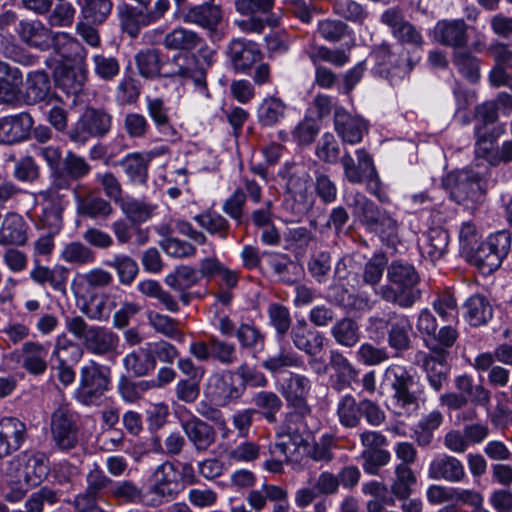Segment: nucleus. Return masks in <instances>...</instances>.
Wrapping results in <instances>:
<instances>
[{"label":"nucleus","instance_id":"obj_1","mask_svg":"<svg viewBox=\"0 0 512 512\" xmlns=\"http://www.w3.org/2000/svg\"><path fill=\"white\" fill-rule=\"evenodd\" d=\"M381 384L391 392L394 414L410 417L418 413L423 391L417 387L416 376L407 367L399 364L389 365L384 370Z\"/></svg>","mask_w":512,"mask_h":512},{"label":"nucleus","instance_id":"obj_2","mask_svg":"<svg viewBox=\"0 0 512 512\" xmlns=\"http://www.w3.org/2000/svg\"><path fill=\"white\" fill-rule=\"evenodd\" d=\"M388 283L375 290L382 300L403 309L411 308L420 298L419 275L407 262L393 261L387 268Z\"/></svg>","mask_w":512,"mask_h":512},{"label":"nucleus","instance_id":"obj_3","mask_svg":"<svg viewBox=\"0 0 512 512\" xmlns=\"http://www.w3.org/2000/svg\"><path fill=\"white\" fill-rule=\"evenodd\" d=\"M65 328L76 339L81 340L84 348L92 355L106 357L119 354L120 338L105 326H89L81 316H67Z\"/></svg>","mask_w":512,"mask_h":512},{"label":"nucleus","instance_id":"obj_4","mask_svg":"<svg viewBox=\"0 0 512 512\" xmlns=\"http://www.w3.org/2000/svg\"><path fill=\"white\" fill-rule=\"evenodd\" d=\"M215 51L204 42L197 53L178 54L172 57L173 67L164 73L167 77L190 79L198 93L205 98L210 96L207 87V71L214 63Z\"/></svg>","mask_w":512,"mask_h":512},{"label":"nucleus","instance_id":"obj_5","mask_svg":"<svg viewBox=\"0 0 512 512\" xmlns=\"http://www.w3.org/2000/svg\"><path fill=\"white\" fill-rule=\"evenodd\" d=\"M111 388V367L90 359L80 368L79 381L73 392V398L84 406H98Z\"/></svg>","mask_w":512,"mask_h":512},{"label":"nucleus","instance_id":"obj_6","mask_svg":"<svg viewBox=\"0 0 512 512\" xmlns=\"http://www.w3.org/2000/svg\"><path fill=\"white\" fill-rule=\"evenodd\" d=\"M455 387L457 391L440 396V405L448 411H456V424L476 419L480 406V385H475L471 376L463 374L456 377Z\"/></svg>","mask_w":512,"mask_h":512},{"label":"nucleus","instance_id":"obj_7","mask_svg":"<svg viewBox=\"0 0 512 512\" xmlns=\"http://www.w3.org/2000/svg\"><path fill=\"white\" fill-rule=\"evenodd\" d=\"M184 489L175 465L164 462L153 473V483L147 489L149 507L156 508L175 499Z\"/></svg>","mask_w":512,"mask_h":512},{"label":"nucleus","instance_id":"obj_8","mask_svg":"<svg viewBox=\"0 0 512 512\" xmlns=\"http://www.w3.org/2000/svg\"><path fill=\"white\" fill-rule=\"evenodd\" d=\"M244 393L245 385L240 383L233 370H222L209 378L207 394L220 407L237 403Z\"/></svg>","mask_w":512,"mask_h":512},{"label":"nucleus","instance_id":"obj_9","mask_svg":"<svg viewBox=\"0 0 512 512\" xmlns=\"http://www.w3.org/2000/svg\"><path fill=\"white\" fill-rule=\"evenodd\" d=\"M78 420L79 415L67 406L59 407L52 414V438L60 450H71L77 445Z\"/></svg>","mask_w":512,"mask_h":512},{"label":"nucleus","instance_id":"obj_10","mask_svg":"<svg viewBox=\"0 0 512 512\" xmlns=\"http://www.w3.org/2000/svg\"><path fill=\"white\" fill-rule=\"evenodd\" d=\"M444 184L450 189L451 197L457 203L478 199L480 178L478 173L468 168L449 173L444 180Z\"/></svg>","mask_w":512,"mask_h":512},{"label":"nucleus","instance_id":"obj_11","mask_svg":"<svg viewBox=\"0 0 512 512\" xmlns=\"http://www.w3.org/2000/svg\"><path fill=\"white\" fill-rule=\"evenodd\" d=\"M511 246V236L507 230L491 234L482 242V274L497 270L507 256Z\"/></svg>","mask_w":512,"mask_h":512},{"label":"nucleus","instance_id":"obj_12","mask_svg":"<svg viewBox=\"0 0 512 512\" xmlns=\"http://www.w3.org/2000/svg\"><path fill=\"white\" fill-rule=\"evenodd\" d=\"M380 20L391 29V34L399 43L414 47L422 46L423 37L420 31L405 20L404 15L398 8L393 7L385 10Z\"/></svg>","mask_w":512,"mask_h":512},{"label":"nucleus","instance_id":"obj_13","mask_svg":"<svg viewBox=\"0 0 512 512\" xmlns=\"http://www.w3.org/2000/svg\"><path fill=\"white\" fill-rule=\"evenodd\" d=\"M50 343L26 341L17 351V362L33 376H41L48 369Z\"/></svg>","mask_w":512,"mask_h":512},{"label":"nucleus","instance_id":"obj_14","mask_svg":"<svg viewBox=\"0 0 512 512\" xmlns=\"http://www.w3.org/2000/svg\"><path fill=\"white\" fill-rule=\"evenodd\" d=\"M66 205L65 197L57 190L50 189L43 193L38 216V226L48 233L57 234L62 228V212Z\"/></svg>","mask_w":512,"mask_h":512},{"label":"nucleus","instance_id":"obj_15","mask_svg":"<svg viewBox=\"0 0 512 512\" xmlns=\"http://www.w3.org/2000/svg\"><path fill=\"white\" fill-rule=\"evenodd\" d=\"M181 428L197 453L206 452L217 439L215 428L196 415L181 420Z\"/></svg>","mask_w":512,"mask_h":512},{"label":"nucleus","instance_id":"obj_16","mask_svg":"<svg viewBox=\"0 0 512 512\" xmlns=\"http://www.w3.org/2000/svg\"><path fill=\"white\" fill-rule=\"evenodd\" d=\"M291 341L296 349L307 356H316L324 349L325 336L311 328L305 319L297 320L290 331Z\"/></svg>","mask_w":512,"mask_h":512},{"label":"nucleus","instance_id":"obj_17","mask_svg":"<svg viewBox=\"0 0 512 512\" xmlns=\"http://www.w3.org/2000/svg\"><path fill=\"white\" fill-rule=\"evenodd\" d=\"M28 438L27 427L16 417L0 419V459L19 450Z\"/></svg>","mask_w":512,"mask_h":512},{"label":"nucleus","instance_id":"obj_18","mask_svg":"<svg viewBox=\"0 0 512 512\" xmlns=\"http://www.w3.org/2000/svg\"><path fill=\"white\" fill-rule=\"evenodd\" d=\"M226 55L236 72H246L261 59V51L257 44L243 38L232 39Z\"/></svg>","mask_w":512,"mask_h":512},{"label":"nucleus","instance_id":"obj_19","mask_svg":"<svg viewBox=\"0 0 512 512\" xmlns=\"http://www.w3.org/2000/svg\"><path fill=\"white\" fill-rule=\"evenodd\" d=\"M22 470L23 480L29 487L38 486L49 474V460L40 451H24L17 459Z\"/></svg>","mask_w":512,"mask_h":512},{"label":"nucleus","instance_id":"obj_20","mask_svg":"<svg viewBox=\"0 0 512 512\" xmlns=\"http://www.w3.org/2000/svg\"><path fill=\"white\" fill-rule=\"evenodd\" d=\"M287 413L283 424L278 431L279 437H287L294 446H301L306 441L310 431L307 425V417L311 415L310 406L306 409L291 408Z\"/></svg>","mask_w":512,"mask_h":512},{"label":"nucleus","instance_id":"obj_21","mask_svg":"<svg viewBox=\"0 0 512 512\" xmlns=\"http://www.w3.org/2000/svg\"><path fill=\"white\" fill-rule=\"evenodd\" d=\"M17 33L22 42L31 48L47 51L53 46L56 32L40 20L20 21Z\"/></svg>","mask_w":512,"mask_h":512},{"label":"nucleus","instance_id":"obj_22","mask_svg":"<svg viewBox=\"0 0 512 512\" xmlns=\"http://www.w3.org/2000/svg\"><path fill=\"white\" fill-rule=\"evenodd\" d=\"M181 20L208 30H215L222 21V9L214 1L192 5L180 13Z\"/></svg>","mask_w":512,"mask_h":512},{"label":"nucleus","instance_id":"obj_23","mask_svg":"<svg viewBox=\"0 0 512 512\" xmlns=\"http://www.w3.org/2000/svg\"><path fill=\"white\" fill-rule=\"evenodd\" d=\"M112 116L102 110L87 108L76 125V139H84L85 136H104L111 129Z\"/></svg>","mask_w":512,"mask_h":512},{"label":"nucleus","instance_id":"obj_24","mask_svg":"<svg viewBox=\"0 0 512 512\" xmlns=\"http://www.w3.org/2000/svg\"><path fill=\"white\" fill-rule=\"evenodd\" d=\"M310 390V379L305 375L294 372H290L279 387V392L290 408L306 409V406H309L307 397Z\"/></svg>","mask_w":512,"mask_h":512},{"label":"nucleus","instance_id":"obj_25","mask_svg":"<svg viewBox=\"0 0 512 512\" xmlns=\"http://www.w3.org/2000/svg\"><path fill=\"white\" fill-rule=\"evenodd\" d=\"M371 55L378 65L386 66L388 70L395 69L400 78L409 75L419 61V58L410 57L408 53L396 55L387 42L375 46Z\"/></svg>","mask_w":512,"mask_h":512},{"label":"nucleus","instance_id":"obj_26","mask_svg":"<svg viewBox=\"0 0 512 512\" xmlns=\"http://www.w3.org/2000/svg\"><path fill=\"white\" fill-rule=\"evenodd\" d=\"M32 126L33 118L26 112L0 118V143L13 144L25 140Z\"/></svg>","mask_w":512,"mask_h":512},{"label":"nucleus","instance_id":"obj_27","mask_svg":"<svg viewBox=\"0 0 512 512\" xmlns=\"http://www.w3.org/2000/svg\"><path fill=\"white\" fill-rule=\"evenodd\" d=\"M334 128L343 141L355 144L361 141L367 125L362 118L349 114L342 107H335Z\"/></svg>","mask_w":512,"mask_h":512},{"label":"nucleus","instance_id":"obj_28","mask_svg":"<svg viewBox=\"0 0 512 512\" xmlns=\"http://www.w3.org/2000/svg\"><path fill=\"white\" fill-rule=\"evenodd\" d=\"M412 323L408 316L404 314H393L392 324L387 330V343L391 350L395 352L396 357H400L404 352L412 347L411 340Z\"/></svg>","mask_w":512,"mask_h":512},{"label":"nucleus","instance_id":"obj_29","mask_svg":"<svg viewBox=\"0 0 512 512\" xmlns=\"http://www.w3.org/2000/svg\"><path fill=\"white\" fill-rule=\"evenodd\" d=\"M41 259H33L34 267L30 271V279L38 285L44 286L46 284L59 292L66 291V283L68 280L69 270L60 265L53 268L41 265Z\"/></svg>","mask_w":512,"mask_h":512},{"label":"nucleus","instance_id":"obj_30","mask_svg":"<svg viewBox=\"0 0 512 512\" xmlns=\"http://www.w3.org/2000/svg\"><path fill=\"white\" fill-rule=\"evenodd\" d=\"M468 29L463 20H440L434 28V36L441 44L459 49L468 40Z\"/></svg>","mask_w":512,"mask_h":512},{"label":"nucleus","instance_id":"obj_31","mask_svg":"<svg viewBox=\"0 0 512 512\" xmlns=\"http://www.w3.org/2000/svg\"><path fill=\"white\" fill-rule=\"evenodd\" d=\"M203 42V38L196 31L178 26L164 35L163 47L168 51L189 54L203 44Z\"/></svg>","mask_w":512,"mask_h":512},{"label":"nucleus","instance_id":"obj_32","mask_svg":"<svg viewBox=\"0 0 512 512\" xmlns=\"http://www.w3.org/2000/svg\"><path fill=\"white\" fill-rule=\"evenodd\" d=\"M465 476L464 466L455 457L442 454L434 458L428 468V477L433 480L459 482Z\"/></svg>","mask_w":512,"mask_h":512},{"label":"nucleus","instance_id":"obj_33","mask_svg":"<svg viewBox=\"0 0 512 512\" xmlns=\"http://www.w3.org/2000/svg\"><path fill=\"white\" fill-rule=\"evenodd\" d=\"M123 366L129 374L135 377H143L154 371L156 359L153 357L152 342L128 353L123 358Z\"/></svg>","mask_w":512,"mask_h":512},{"label":"nucleus","instance_id":"obj_34","mask_svg":"<svg viewBox=\"0 0 512 512\" xmlns=\"http://www.w3.org/2000/svg\"><path fill=\"white\" fill-rule=\"evenodd\" d=\"M53 185L59 189L68 188L72 182L86 176L90 167L86 162H48Z\"/></svg>","mask_w":512,"mask_h":512},{"label":"nucleus","instance_id":"obj_35","mask_svg":"<svg viewBox=\"0 0 512 512\" xmlns=\"http://www.w3.org/2000/svg\"><path fill=\"white\" fill-rule=\"evenodd\" d=\"M327 299L335 306L348 311H359L370 308L369 299L351 293L343 282L333 280L327 290Z\"/></svg>","mask_w":512,"mask_h":512},{"label":"nucleus","instance_id":"obj_36","mask_svg":"<svg viewBox=\"0 0 512 512\" xmlns=\"http://www.w3.org/2000/svg\"><path fill=\"white\" fill-rule=\"evenodd\" d=\"M330 365L335 372V378L331 384L335 391L341 392L351 387L357 380L359 371L341 352L337 350L330 352Z\"/></svg>","mask_w":512,"mask_h":512},{"label":"nucleus","instance_id":"obj_37","mask_svg":"<svg viewBox=\"0 0 512 512\" xmlns=\"http://www.w3.org/2000/svg\"><path fill=\"white\" fill-rule=\"evenodd\" d=\"M460 254L471 265L480 268V233L472 221L463 222L459 232Z\"/></svg>","mask_w":512,"mask_h":512},{"label":"nucleus","instance_id":"obj_38","mask_svg":"<svg viewBox=\"0 0 512 512\" xmlns=\"http://www.w3.org/2000/svg\"><path fill=\"white\" fill-rule=\"evenodd\" d=\"M113 282V275L102 269L94 268L87 273L78 275L72 282V290L76 296L84 297L97 289L105 288Z\"/></svg>","mask_w":512,"mask_h":512},{"label":"nucleus","instance_id":"obj_39","mask_svg":"<svg viewBox=\"0 0 512 512\" xmlns=\"http://www.w3.org/2000/svg\"><path fill=\"white\" fill-rule=\"evenodd\" d=\"M54 37L51 49L56 54L74 65H84L87 51L76 38L65 32H56Z\"/></svg>","mask_w":512,"mask_h":512},{"label":"nucleus","instance_id":"obj_40","mask_svg":"<svg viewBox=\"0 0 512 512\" xmlns=\"http://www.w3.org/2000/svg\"><path fill=\"white\" fill-rule=\"evenodd\" d=\"M480 43L474 41L469 47H460L454 53V63L460 73L470 82L476 83L479 79Z\"/></svg>","mask_w":512,"mask_h":512},{"label":"nucleus","instance_id":"obj_41","mask_svg":"<svg viewBox=\"0 0 512 512\" xmlns=\"http://www.w3.org/2000/svg\"><path fill=\"white\" fill-rule=\"evenodd\" d=\"M28 225L17 213H8L0 227V245H24L27 241Z\"/></svg>","mask_w":512,"mask_h":512},{"label":"nucleus","instance_id":"obj_42","mask_svg":"<svg viewBox=\"0 0 512 512\" xmlns=\"http://www.w3.org/2000/svg\"><path fill=\"white\" fill-rule=\"evenodd\" d=\"M86 79L85 65H65L55 72L57 86L67 94L76 95L81 92Z\"/></svg>","mask_w":512,"mask_h":512},{"label":"nucleus","instance_id":"obj_43","mask_svg":"<svg viewBox=\"0 0 512 512\" xmlns=\"http://www.w3.org/2000/svg\"><path fill=\"white\" fill-rule=\"evenodd\" d=\"M375 233L388 247L396 249L401 243L400 224L388 211L382 210L376 219V224L368 229Z\"/></svg>","mask_w":512,"mask_h":512},{"label":"nucleus","instance_id":"obj_44","mask_svg":"<svg viewBox=\"0 0 512 512\" xmlns=\"http://www.w3.org/2000/svg\"><path fill=\"white\" fill-rule=\"evenodd\" d=\"M448 243V232L441 227H435L423 234L419 247L423 255L434 261L447 252Z\"/></svg>","mask_w":512,"mask_h":512},{"label":"nucleus","instance_id":"obj_45","mask_svg":"<svg viewBox=\"0 0 512 512\" xmlns=\"http://www.w3.org/2000/svg\"><path fill=\"white\" fill-rule=\"evenodd\" d=\"M8 81L0 79V103H13L19 99L23 84V74L19 68L0 60V74H7Z\"/></svg>","mask_w":512,"mask_h":512},{"label":"nucleus","instance_id":"obj_46","mask_svg":"<svg viewBox=\"0 0 512 512\" xmlns=\"http://www.w3.org/2000/svg\"><path fill=\"white\" fill-rule=\"evenodd\" d=\"M236 339L242 350L252 353L255 357L265 347L266 336L254 323L243 322L236 330Z\"/></svg>","mask_w":512,"mask_h":512},{"label":"nucleus","instance_id":"obj_47","mask_svg":"<svg viewBox=\"0 0 512 512\" xmlns=\"http://www.w3.org/2000/svg\"><path fill=\"white\" fill-rule=\"evenodd\" d=\"M137 290L145 297L156 299L170 313L180 311V305L176 297L165 290L156 280L146 279L138 282Z\"/></svg>","mask_w":512,"mask_h":512},{"label":"nucleus","instance_id":"obj_48","mask_svg":"<svg viewBox=\"0 0 512 512\" xmlns=\"http://www.w3.org/2000/svg\"><path fill=\"white\" fill-rule=\"evenodd\" d=\"M112 496L124 503L149 507L147 489L130 479L115 481Z\"/></svg>","mask_w":512,"mask_h":512},{"label":"nucleus","instance_id":"obj_49","mask_svg":"<svg viewBox=\"0 0 512 512\" xmlns=\"http://www.w3.org/2000/svg\"><path fill=\"white\" fill-rule=\"evenodd\" d=\"M104 265L116 272L119 283L124 286H130L139 273L137 261L127 254H114L104 261Z\"/></svg>","mask_w":512,"mask_h":512},{"label":"nucleus","instance_id":"obj_50","mask_svg":"<svg viewBox=\"0 0 512 512\" xmlns=\"http://www.w3.org/2000/svg\"><path fill=\"white\" fill-rule=\"evenodd\" d=\"M83 354L84 351L81 345L69 339L63 333L57 336L51 357L57 363L75 365L82 359Z\"/></svg>","mask_w":512,"mask_h":512},{"label":"nucleus","instance_id":"obj_51","mask_svg":"<svg viewBox=\"0 0 512 512\" xmlns=\"http://www.w3.org/2000/svg\"><path fill=\"white\" fill-rule=\"evenodd\" d=\"M416 481L417 478L410 467L405 464H397L394 469L390 492L396 499L406 500L411 496Z\"/></svg>","mask_w":512,"mask_h":512},{"label":"nucleus","instance_id":"obj_52","mask_svg":"<svg viewBox=\"0 0 512 512\" xmlns=\"http://www.w3.org/2000/svg\"><path fill=\"white\" fill-rule=\"evenodd\" d=\"M147 321L156 333L179 343L184 342L185 335L179 328L180 321L156 311L147 312Z\"/></svg>","mask_w":512,"mask_h":512},{"label":"nucleus","instance_id":"obj_53","mask_svg":"<svg viewBox=\"0 0 512 512\" xmlns=\"http://www.w3.org/2000/svg\"><path fill=\"white\" fill-rule=\"evenodd\" d=\"M254 409L261 413L268 423L277 421V414L283 406L281 398L273 391L261 390L256 392L251 399Z\"/></svg>","mask_w":512,"mask_h":512},{"label":"nucleus","instance_id":"obj_54","mask_svg":"<svg viewBox=\"0 0 512 512\" xmlns=\"http://www.w3.org/2000/svg\"><path fill=\"white\" fill-rule=\"evenodd\" d=\"M50 89L51 82L47 73L44 71L30 72L26 80V102L36 104L46 100Z\"/></svg>","mask_w":512,"mask_h":512},{"label":"nucleus","instance_id":"obj_55","mask_svg":"<svg viewBox=\"0 0 512 512\" xmlns=\"http://www.w3.org/2000/svg\"><path fill=\"white\" fill-rule=\"evenodd\" d=\"M458 331L451 325L442 326L432 337H425V346L441 359H445L448 350L455 344Z\"/></svg>","mask_w":512,"mask_h":512},{"label":"nucleus","instance_id":"obj_56","mask_svg":"<svg viewBox=\"0 0 512 512\" xmlns=\"http://www.w3.org/2000/svg\"><path fill=\"white\" fill-rule=\"evenodd\" d=\"M303 364L301 356L291 349H281L274 355L268 356L263 362L262 367L273 376L280 374L287 368H299Z\"/></svg>","mask_w":512,"mask_h":512},{"label":"nucleus","instance_id":"obj_57","mask_svg":"<svg viewBox=\"0 0 512 512\" xmlns=\"http://www.w3.org/2000/svg\"><path fill=\"white\" fill-rule=\"evenodd\" d=\"M331 335L337 344L347 348L354 347L361 338L358 323L349 317L336 321L331 327Z\"/></svg>","mask_w":512,"mask_h":512},{"label":"nucleus","instance_id":"obj_58","mask_svg":"<svg viewBox=\"0 0 512 512\" xmlns=\"http://www.w3.org/2000/svg\"><path fill=\"white\" fill-rule=\"evenodd\" d=\"M77 210L82 216L92 219H106L114 212L109 201L93 195L84 198L78 197Z\"/></svg>","mask_w":512,"mask_h":512},{"label":"nucleus","instance_id":"obj_59","mask_svg":"<svg viewBox=\"0 0 512 512\" xmlns=\"http://www.w3.org/2000/svg\"><path fill=\"white\" fill-rule=\"evenodd\" d=\"M269 325L275 330L276 339L282 341L292 328V318L288 307L280 303H270L267 308Z\"/></svg>","mask_w":512,"mask_h":512},{"label":"nucleus","instance_id":"obj_60","mask_svg":"<svg viewBox=\"0 0 512 512\" xmlns=\"http://www.w3.org/2000/svg\"><path fill=\"white\" fill-rule=\"evenodd\" d=\"M86 488L103 500L112 495L115 480L109 477L99 464L93 463L85 476Z\"/></svg>","mask_w":512,"mask_h":512},{"label":"nucleus","instance_id":"obj_61","mask_svg":"<svg viewBox=\"0 0 512 512\" xmlns=\"http://www.w3.org/2000/svg\"><path fill=\"white\" fill-rule=\"evenodd\" d=\"M361 400L356 401L351 394L342 396L337 404L339 422L346 428L357 427L362 418Z\"/></svg>","mask_w":512,"mask_h":512},{"label":"nucleus","instance_id":"obj_62","mask_svg":"<svg viewBox=\"0 0 512 512\" xmlns=\"http://www.w3.org/2000/svg\"><path fill=\"white\" fill-rule=\"evenodd\" d=\"M186 446L185 436L178 430L171 431L162 441L158 435L151 438V451L169 457L178 456Z\"/></svg>","mask_w":512,"mask_h":512},{"label":"nucleus","instance_id":"obj_63","mask_svg":"<svg viewBox=\"0 0 512 512\" xmlns=\"http://www.w3.org/2000/svg\"><path fill=\"white\" fill-rule=\"evenodd\" d=\"M119 20L122 30L132 38L138 36L142 27L151 24L146 12L128 5L119 8Z\"/></svg>","mask_w":512,"mask_h":512},{"label":"nucleus","instance_id":"obj_64","mask_svg":"<svg viewBox=\"0 0 512 512\" xmlns=\"http://www.w3.org/2000/svg\"><path fill=\"white\" fill-rule=\"evenodd\" d=\"M118 205L122 213L132 224H141L146 222L153 212L152 205L130 195H124L123 200Z\"/></svg>","mask_w":512,"mask_h":512}]
</instances>
